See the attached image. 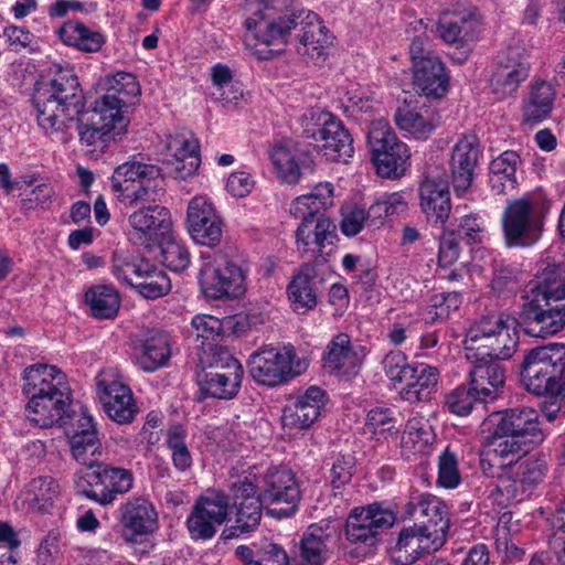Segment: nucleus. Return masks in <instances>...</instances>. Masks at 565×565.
I'll use <instances>...</instances> for the list:
<instances>
[{"instance_id": "nucleus-1", "label": "nucleus", "mask_w": 565, "mask_h": 565, "mask_svg": "<svg viewBox=\"0 0 565 565\" xmlns=\"http://www.w3.org/2000/svg\"><path fill=\"white\" fill-rule=\"evenodd\" d=\"M111 189L126 207H138L128 216L130 238L146 247L161 243L171 230L170 211L157 204L164 195L161 168L134 156L115 169Z\"/></svg>"}, {"instance_id": "nucleus-2", "label": "nucleus", "mask_w": 565, "mask_h": 565, "mask_svg": "<svg viewBox=\"0 0 565 565\" xmlns=\"http://www.w3.org/2000/svg\"><path fill=\"white\" fill-rule=\"evenodd\" d=\"M281 0H256L253 15L246 20L248 30H255L257 40L255 55L258 60H270L282 51L287 36L294 32L299 42L298 53L311 60L323 55L332 43V35L318 14L309 10H288L277 15Z\"/></svg>"}, {"instance_id": "nucleus-3", "label": "nucleus", "mask_w": 565, "mask_h": 565, "mask_svg": "<svg viewBox=\"0 0 565 565\" xmlns=\"http://www.w3.org/2000/svg\"><path fill=\"white\" fill-rule=\"evenodd\" d=\"M248 476L238 477L230 486L233 507L236 510L235 524L223 531L222 536L231 540L241 534L253 532L262 520L263 502L269 504L267 510L271 516L289 518L298 509L300 489L298 481L288 469L269 468L263 480V492H257V486Z\"/></svg>"}, {"instance_id": "nucleus-4", "label": "nucleus", "mask_w": 565, "mask_h": 565, "mask_svg": "<svg viewBox=\"0 0 565 565\" xmlns=\"http://www.w3.org/2000/svg\"><path fill=\"white\" fill-rule=\"evenodd\" d=\"M32 104L42 131L53 140L65 142L67 131L85 107L84 95L74 70L56 65L47 78L38 82Z\"/></svg>"}, {"instance_id": "nucleus-5", "label": "nucleus", "mask_w": 565, "mask_h": 565, "mask_svg": "<svg viewBox=\"0 0 565 565\" xmlns=\"http://www.w3.org/2000/svg\"><path fill=\"white\" fill-rule=\"evenodd\" d=\"M520 377L524 388L533 395L548 399L542 414L553 422L565 398V343H551L525 352L520 364Z\"/></svg>"}, {"instance_id": "nucleus-6", "label": "nucleus", "mask_w": 565, "mask_h": 565, "mask_svg": "<svg viewBox=\"0 0 565 565\" xmlns=\"http://www.w3.org/2000/svg\"><path fill=\"white\" fill-rule=\"evenodd\" d=\"M24 393L30 395L26 417L41 428L66 425L71 391L66 376L55 366L32 365L24 371Z\"/></svg>"}, {"instance_id": "nucleus-7", "label": "nucleus", "mask_w": 565, "mask_h": 565, "mask_svg": "<svg viewBox=\"0 0 565 565\" xmlns=\"http://www.w3.org/2000/svg\"><path fill=\"white\" fill-rule=\"evenodd\" d=\"M334 188L331 183H319L311 193L294 200L290 214L301 220L296 231L297 250L309 258L321 256L327 245L333 244L335 225L323 211L333 205Z\"/></svg>"}, {"instance_id": "nucleus-8", "label": "nucleus", "mask_w": 565, "mask_h": 565, "mask_svg": "<svg viewBox=\"0 0 565 565\" xmlns=\"http://www.w3.org/2000/svg\"><path fill=\"white\" fill-rule=\"evenodd\" d=\"M522 298V318H565V269L546 258Z\"/></svg>"}, {"instance_id": "nucleus-9", "label": "nucleus", "mask_w": 565, "mask_h": 565, "mask_svg": "<svg viewBox=\"0 0 565 565\" xmlns=\"http://www.w3.org/2000/svg\"><path fill=\"white\" fill-rule=\"evenodd\" d=\"M367 143L379 175L398 179L405 174L411 166V151L397 138L387 120L379 118L371 122Z\"/></svg>"}, {"instance_id": "nucleus-10", "label": "nucleus", "mask_w": 565, "mask_h": 565, "mask_svg": "<svg viewBox=\"0 0 565 565\" xmlns=\"http://www.w3.org/2000/svg\"><path fill=\"white\" fill-rule=\"evenodd\" d=\"M309 361L299 356L291 344L282 348H264L253 353L248 361L250 376L263 385L276 386L305 373Z\"/></svg>"}, {"instance_id": "nucleus-11", "label": "nucleus", "mask_w": 565, "mask_h": 565, "mask_svg": "<svg viewBox=\"0 0 565 565\" xmlns=\"http://www.w3.org/2000/svg\"><path fill=\"white\" fill-rule=\"evenodd\" d=\"M75 476L78 492L103 505L110 504L118 495L127 493L134 483L129 470L99 461Z\"/></svg>"}, {"instance_id": "nucleus-12", "label": "nucleus", "mask_w": 565, "mask_h": 565, "mask_svg": "<svg viewBox=\"0 0 565 565\" xmlns=\"http://www.w3.org/2000/svg\"><path fill=\"white\" fill-rule=\"evenodd\" d=\"M543 221V211L535 202L526 198L509 202L502 214L507 245L532 246L542 235Z\"/></svg>"}, {"instance_id": "nucleus-13", "label": "nucleus", "mask_w": 565, "mask_h": 565, "mask_svg": "<svg viewBox=\"0 0 565 565\" xmlns=\"http://www.w3.org/2000/svg\"><path fill=\"white\" fill-rule=\"evenodd\" d=\"M531 63L524 47L514 45L501 51L494 58L489 87L497 99L513 96L530 76Z\"/></svg>"}, {"instance_id": "nucleus-14", "label": "nucleus", "mask_w": 565, "mask_h": 565, "mask_svg": "<svg viewBox=\"0 0 565 565\" xmlns=\"http://www.w3.org/2000/svg\"><path fill=\"white\" fill-rule=\"evenodd\" d=\"M199 280L207 298L239 297L244 294L245 276L241 267L225 255L203 256Z\"/></svg>"}, {"instance_id": "nucleus-15", "label": "nucleus", "mask_w": 565, "mask_h": 565, "mask_svg": "<svg viewBox=\"0 0 565 565\" xmlns=\"http://www.w3.org/2000/svg\"><path fill=\"white\" fill-rule=\"evenodd\" d=\"M395 521V513L384 503L374 502L361 509L355 508L347 520V539L352 544L374 546L379 535L391 529Z\"/></svg>"}, {"instance_id": "nucleus-16", "label": "nucleus", "mask_w": 565, "mask_h": 565, "mask_svg": "<svg viewBox=\"0 0 565 565\" xmlns=\"http://www.w3.org/2000/svg\"><path fill=\"white\" fill-rule=\"evenodd\" d=\"M185 225L191 238L200 245L213 247L222 239V217L206 195H195L190 200Z\"/></svg>"}, {"instance_id": "nucleus-17", "label": "nucleus", "mask_w": 565, "mask_h": 565, "mask_svg": "<svg viewBox=\"0 0 565 565\" xmlns=\"http://www.w3.org/2000/svg\"><path fill=\"white\" fill-rule=\"evenodd\" d=\"M228 515V497L222 491H212L201 497L186 520L189 533L194 540H210L216 534Z\"/></svg>"}, {"instance_id": "nucleus-18", "label": "nucleus", "mask_w": 565, "mask_h": 565, "mask_svg": "<svg viewBox=\"0 0 565 565\" xmlns=\"http://www.w3.org/2000/svg\"><path fill=\"white\" fill-rule=\"evenodd\" d=\"M96 386L99 401L109 418L120 425L130 424L135 419L138 407L128 385L102 373L97 377Z\"/></svg>"}, {"instance_id": "nucleus-19", "label": "nucleus", "mask_w": 565, "mask_h": 565, "mask_svg": "<svg viewBox=\"0 0 565 565\" xmlns=\"http://www.w3.org/2000/svg\"><path fill=\"white\" fill-rule=\"evenodd\" d=\"M478 341H484L490 349L484 355L498 361L511 358L516 347V339L510 335L504 320H476L467 331L466 343Z\"/></svg>"}, {"instance_id": "nucleus-20", "label": "nucleus", "mask_w": 565, "mask_h": 565, "mask_svg": "<svg viewBox=\"0 0 565 565\" xmlns=\"http://www.w3.org/2000/svg\"><path fill=\"white\" fill-rule=\"evenodd\" d=\"M419 205L427 221L444 225L451 212L449 183L440 175L428 173L419 184Z\"/></svg>"}, {"instance_id": "nucleus-21", "label": "nucleus", "mask_w": 565, "mask_h": 565, "mask_svg": "<svg viewBox=\"0 0 565 565\" xmlns=\"http://www.w3.org/2000/svg\"><path fill=\"white\" fill-rule=\"evenodd\" d=\"M467 358L475 359L469 371L470 385L479 394L483 402L497 399L505 383V370L500 362L484 354H467Z\"/></svg>"}, {"instance_id": "nucleus-22", "label": "nucleus", "mask_w": 565, "mask_h": 565, "mask_svg": "<svg viewBox=\"0 0 565 565\" xmlns=\"http://www.w3.org/2000/svg\"><path fill=\"white\" fill-rule=\"evenodd\" d=\"M405 513L415 521V525L424 531L438 530L447 537L449 519L447 507L430 493H412Z\"/></svg>"}, {"instance_id": "nucleus-23", "label": "nucleus", "mask_w": 565, "mask_h": 565, "mask_svg": "<svg viewBox=\"0 0 565 565\" xmlns=\"http://www.w3.org/2000/svg\"><path fill=\"white\" fill-rule=\"evenodd\" d=\"M489 424L497 426L501 434L514 435V438L534 446L543 441L537 414L532 408H511L502 414L491 415Z\"/></svg>"}, {"instance_id": "nucleus-24", "label": "nucleus", "mask_w": 565, "mask_h": 565, "mask_svg": "<svg viewBox=\"0 0 565 565\" xmlns=\"http://www.w3.org/2000/svg\"><path fill=\"white\" fill-rule=\"evenodd\" d=\"M446 542L438 530L424 531L417 525L404 527L396 543L395 559L403 565L416 562L423 554L439 550Z\"/></svg>"}, {"instance_id": "nucleus-25", "label": "nucleus", "mask_w": 565, "mask_h": 565, "mask_svg": "<svg viewBox=\"0 0 565 565\" xmlns=\"http://www.w3.org/2000/svg\"><path fill=\"white\" fill-rule=\"evenodd\" d=\"M480 156V143L476 135H463L456 142L450 156V172L456 192H465L471 185Z\"/></svg>"}, {"instance_id": "nucleus-26", "label": "nucleus", "mask_w": 565, "mask_h": 565, "mask_svg": "<svg viewBox=\"0 0 565 565\" xmlns=\"http://www.w3.org/2000/svg\"><path fill=\"white\" fill-rule=\"evenodd\" d=\"M134 350L137 365L146 372H154L170 360L169 335L158 329L142 331L134 341Z\"/></svg>"}, {"instance_id": "nucleus-27", "label": "nucleus", "mask_w": 565, "mask_h": 565, "mask_svg": "<svg viewBox=\"0 0 565 565\" xmlns=\"http://www.w3.org/2000/svg\"><path fill=\"white\" fill-rule=\"evenodd\" d=\"M327 394L318 386L308 387L296 402L282 411L284 427L290 429H307L320 417L321 409L327 404Z\"/></svg>"}, {"instance_id": "nucleus-28", "label": "nucleus", "mask_w": 565, "mask_h": 565, "mask_svg": "<svg viewBox=\"0 0 565 565\" xmlns=\"http://www.w3.org/2000/svg\"><path fill=\"white\" fill-rule=\"evenodd\" d=\"M119 512V522L127 541L136 542L138 537L153 532L157 527V511L143 498L128 500L120 507Z\"/></svg>"}, {"instance_id": "nucleus-29", "label": "nucleus", "mask_w": 565, "mask_h": 565, "mask_svg": "<svg viewBox=\"0 0 565 565\" xmlns=\"http://www.w3.org/2000/svg\"><path fill=\"white\" fill-rule=\"evenodd\" d=\"M269 158L277 177L288 184L298 183L303 171L311 170L310 158L286 142L274 145L269 151Z\"/></svg>"}, {"instance_id": "nucleus-30", "label": "nucleus", "mask_w": 565, "mask_h": 565, "mask_svg": "<svg viewBox=\"0 0 565 565\" xmlns=\"http://www.w3.org/2000/svg\"><path fill=\"white\" fill-rule=\"evenodd\" d=\"M396 126L417 140H426L436 128L433 111L417 102L405 100L394 115Z\"/></svg>"}, {"instance_id": "nucleus-31", "label": "nucleus", "mask_w": 565, "mask_h": 565, "mask_svg": "<svg viewBox=\"0 0 565 565\" xmlns=\"http://www.w3.org/2000/svg\"><path fill=\"white\" fill-rule=\"evenodd\" d=\"M243 374V366L203 371L198 375L200 392L214 398L232 399L239 391Z\"/></svg>"}, {"instance_id": "nucleus-32", "label": "nucleus", "mask_w": 565, "mask_h": 565, "mask_svg": "<svg viewBox=\"0 0 565 565\" xmlns=\"http://www.w3.org/2000/svg\"><path fill=\"white\" fill-rule=\"evenodd\" d=\"M361 360L353 350L350 338L339 333L327 345L323 355V366L331 373L339 375H354L360 367Z\"/></svg>"}, {"instance_id": "nucleus-33", "label": "nucleus", "mask_w": 565, "mask_h": 565, "mask_svg": "<svg viewBox=\"0 0 565 565\" xmlns=\"http://www.w3.org/2000/svg\"><path fill=\"white\" fill-rule=\"evenodd\" d=\"M477 21L467 12H443L437 22V33L450 45L463 46L475 38Z\"/></svg>"}, {"instance_id": "nucleus-34", "label": "nucleus", "mask_w": 565, "mask_h": 565, "mask_svg": "<svg viewBox=\"0 0 565 565\" xmlns=\"http://www.w3.org/2000/svg\"><path fill=\"white\" fill-rule=\"evenodd\" d=\"M405 373L403 380L405 385L399 391L401 397L409 403L429 398L438 382L439 372L437 367L425 363H415Z\"/></svg>"}, {"instance_id": "nucleus-35", "label": "nucleus", "mask_w": 565, "mask_h": 565, "mask_svg": "<svg viewBox=\"0 0 565 565\" xmlns=\"http://www.w3.org/2000/svg\"><path fill=\"white\" fill-rule=\"evenodd\" d=\"M328 540L320 527L310 526L297 545L291 565H324L331 553Z\"/></svg>"}, {"instance_id": "nucleus-36", "label": "nucleus", "mask_w": 565, "mask_h": 565, "mask_svg": "<svg viewBox=\"0 0 565 565\" xmlns=\"http://www.w3.org/2000/svg\"><path fill=\"white\" fill-rule=\"evenodd\" d=\"M414 78L418 89L427 97L440 98L448 89L449 77L439 56L428 58L426 62H417L414 67Z\"/></svg>"}, {"instance_id": "nucleus-37", "label": "nucleus", "mask_w": 565, "mask_h": 565, "mask_svg": "<svg viewBox=\"0 0 565 565\" xmlns=\"http://www.w3.org/2000/svg\"><path fill=\"white\" fill-rule=\"evenodd\" d=\"M317 142H320L318 147L329 161L347 162L354 151L353 139L339 119L329 124L324 129V135H321Z\"/></svg>"}, {"instance_id": "nucleus-38", "label": "nucleus", "mask_w": 565, "mask_h": 565, "mask_svg": "<svg viewBox=\"0 0 565 565\" xmlns=\"http://www.w3.org/2000/svg\"><path fill=\"white\" fill-rule=\"evenodd\" d=\"M60 492V484L54 478L41 476L28 483L24 491V503L32 511L45 512L53 507Z\"/></svg>"}, {"instance_id": "nucleus-39", "label": "nucleus", "mask_w": 565, "mask_h": 565, "mask_svg": "<svg viewBox=\"0 0 565 565\" xmlns=\"http://www.w3.org/2000/svg\"><path fill=\"white\" fill-rule=\"evenodd\" d=\"M129 105H122L113 95L103 94L95 100L90 117L94 124H108V128L118 135H121L128 119L125 117V108Z\"/></svg>"}, {"instance_id": "nucleus-40", "label": "nucleus", "mask_w": 565, "mask_h": 565, "mask_svg": "<svg viewBox=\"0 0 565 565\" xmlns=\"http://www.w3.org/2000/svg\"><path fill=\"white\" fill-rule=\"evenodd\" d=\"M61 40L84 52H97L105 42L104 35L98 31H92L84 23L68 21L60 30Z\"/></svg>"}, {"instance_id": "nucleus-41", "label": "nucleus", "mask_w": 565, "mask_h": 565, "mask_svg": "<svg viewBox=\"0 0 565 565\" xmlns=\"http://www.w3.org/2000/svg\"><path fill=\"white\" fill-rule=\"evenodd\" d=\"M85 300L95 318H113L120 308L118 291L108 285L90 287L85 294Z\"/></svg>"}, {"instance_id": "nucleus-42", "label": "nucleus", "mask_w": 565, "mask_h": 565, "mask_svg": "<svg viewBox=\"0 0 565 565\" xmlns=\"http://www.w3.org/2000/svg\"><path fill=\"white\" fill-rule=\"evenodd\" d=\"M106 95H113L122 105H131L132 99L140 94V86L131 73L118 72L104 79Z\"/></svg>"}, {"instance_id": "nucleus-43", "label": "nucleus", "mask_w": 565, "mask_h": 565, "mask_svg": "<svg viewBox=\"0 0 565 565\" xmlns=\"http://www.w3.org/2000/svg\"><path fill=\"white\" fill-rule=\"evenodd\" d=\"M185 438L186 431L180 425L171 426L167 433V447L171 452L173 467L180 472L189 471L193 463Z\"/></svg>"}, {"instance_id": "nucleus-44", "label": "nucleus", "mask_w": 565, "mask_h": 565, "mask_svg": "<svg viewBox=\"0 0 565 565\" xmlns=\"http://www.w3.org/2000/svg\"><path fill=\"white\" fill-rule=\"evenodd\" d=\"M199 362L203 371L225 370L239 367L242 364L227 349L216 342H202L199 353Z\"/></svg>"}, {"instance_id": "nucleus-45", "label": "nucleus", "mask_w": 565, "mask_h": 565, "mask_svg": "<svg viewBox=\"0 0 565 565\" xmlns=\"http://www.w3.org/2000/svg\"><path fill=\"white\" fill-rule=\"evenodd\" d=\"M288 296L295 311L305 315L317 303L316 294L312 289V279L309 275L300 273L288 286Z\"/></svg>"}, {"instance_id": "nucleus-46", "label": "nucleus", "mask_w": 565, "mask_h": 565, "mask_svg": "<svg viewBox=\"0 0 565 565\" xmlns=\"http://www.w3.org/2000/svg\"><path fill=\"white\" fill-rule=\"evenodd\" d=\"M73 458L86 469L92 468L98 461L93 459L96 454H100V440L97 433L88 431L82 436L78 434H70L68 437Z\"/></svg>"}, {"instance_id": "nucleus-47", "label": "nucleus", "mask_w": 565, "mask_h": 565, "mask_svg": "<svg viewBox=\"0 0 565 565\" xmlns=\"http://www.w3.org/2000/svg\"><path fill=\"white\" fill-rule=\"evenodd\" d=\"M135 288L142 297L154 299L170 291L171 281L166 273L149 263V270H145L139 276V279L135 281Z\"/></svg>"}, {"instance_id": "nucleus-48", "label": "nucleus", "mask_w": 565, "mask_h": 565, "mask_svg": "<svg viewBox=\"0 0 565 565\" xmlns=\"http://www.w3.org/2000/svg\"><path fill=\"white\" fill-rule=\"evenodd\" d=\"M487 456H493L494 459H502L510 455L519 452H527L530 444L523 439L514 438V435L501 434L497 431V426H493L491 435L488 437Z\"/></svg>"}, {"instance_id": "nucleus-49", "label": "nucleus", "mask_w": 565, "mask_h": 565, "mask_svg": "<svg viewBox=\"0 0 565 565\" xmlns=\"http://www.w3.org/2000/svg\"><path fill=\"white\" fill-rule=\"evenodd\" d=\"M168 149L178 161L188 162V172H194L200 164L198 140L184 134H178L169 139Z\"/></svg>"}, {"instance_id": "nucleus-50", "label": "nucleus", "mask_w": 565, "mask_h": 565, "mask_svg": "<svg viewBox=\"0 0 565 565\" xmlns=\"http://www.w3.org/2000/svg\"><path fill=\"white\" fill-rule=\"evenodd\" d=\"M337 118L329 111L318 107H312L306 110L300 118L302 134L306 138H311L316 141L324 135V129L331 122H335Z\"/></svg>"}, {"instance_id": "nucleus-51", "label": "nucleus", "mask_w": 565, "mask_h": 565, "mask_svg": "<svg viewBox=\"0 0 565 565\" xmlns=\"http://www.w3.org/2000/svg\"><path fill=\"white\" fill-rule=\"evenodd\" d=\"M546 465L540 459L527 458L515 465L513 484L516 489L520 484L523 489H530L543 480Z\"/></svg>"}, {"instance_id": "nucleus-52", "label": "nucleus", "mask_w": 565, "mask_h": 565, "mask_svg": "<svg viewBox=\"0 0 565 565\" xmlns=\"http://www.w3.org/2000/svg\"><path fill=\"white\" fill-rule=\"evenodd\" d=\"M77 129L79 141L89 147H104L108 140L115 139L118 134L108 128V124H94L90 117L87 122L78 119Z\"/></svg>"}, {"instance_id": "nucleus-53", "label": "nucleus", "mask_w": 565, "mask_h": 565, "mask_svg": "<svg viewBox=\"0 0 565 565\" xmlns=\"http://www.w3.org/2000/svg\"><path fill=\"white\" fill-rule=\"evenodd\" d=\"M111 269L117 279L135 288V281L139 279V276L145 270H149V263L143 259L136 262L114 253Z\"/></svg>"}, {"instance_id": "nucleus-54", "label": "nucleus", "mask_w": 565, "mask_h": 565, "mask_svg": "<svg viewBox=\"0 0 565 565\" xmlns=\"http://www.w3.org/2000/svg\"><path fill=\"white\" fill-rule=\"evenodd\" d=\"M478 403H484L472 386L460 385L446 396L449 411L459 416L468 415Z\"/></svg>"}, {"instance_id": "nucleus-55", "label": "nucleus", "mask_w": 565, "mask_h": 565, "mask_svg": "<svg viewBox=\"0 0 565 565\" xmlns=\"http://www.w3.org/2000/svg\"><path fill=\"white\" fill-rule=\"evenodd\" d=\"M520 163V156L514 151H504L490 163V184H495L498 178H505L511 188L516 183L515 172Z\"/></svg>"}, {"instance_id": "nucleus-56", "label": "nucleus", "mask_w": 565, "mask_h": 565, "mask_svg": "<svg viewBox=\"0 0 565 565\" xmlns=\"http://www.w3.org/2000/svg\"><path fill=\"white\" fill-rule=\"evenodd\" d=\"M162 263L173 271H183L190 265V253L183 243L174 239L161 241Z\"/></svg>"}, {"instance_id": "nucleus-57", "label": "nucleus", "mask_w": 565, "mask_h": 565, "mask_svg": "<svg viewBox=\"0 0 565 565\" xmlns=\"http://www.w3.org/2000/svg\"><path fill=\"white\" fill-rule=\"evenodd\" d=\"M397 418L394 412L390 408L375 407L372 408L366 416V429L374 435H382L385 433H398L396 427Z\"/></svg>"}, {"instance_id": "nucleus-58", "label": "nucleus", "mask_w": 565, "mask_h": 565, "mask_svg": "<svg viewBox=\"0 0 565 565\" xmlns=\"http://www.w3.org/2000/svg\"><path fill=\"white\" fill-rule=\"evenodd\" d=\"M437 481L441 487L447 489H454L460 482L457 456L449 449H446L439 456Z\"/></svg>"}, {"instance_id": "nucleus-59", "label": "nucleus", "mask_w": 565, "mask_h": 565, "mask_svg": "<svg viewBox=\"0 0 565 565\" xmlns=\"http://www.w3.org/2000/svg\"><path fill=\"white\" fill-rule=\"evenodd\" d=\"M383 367L386 376L397 383H403L406 375L405 371L412 367V364L407 363L406 355L399 351H391L383 359Z\"/></svg>"}, {"instance_id": "nucleus-60", "label": "nucleus", "mask_w": 565, "mask_h": 565, "mask_svg": "<svg viewBox=\"0 0 565 565\" xmlns=\"http://www.w3.org/2000/svg\"><path fill=\"white\" fill-rule=\"evenodd\" d=\"M458 236L455 231H444L440 243L438 262L441 266L452 265L459 257Z\"/></svg>"}, {"instance_id": "nucleus-61", "label": "nucleus", "mask_w": 565, "mask_h": 565, "mask_svg": "<svg viewBox=\"0 0 565 565\" xmlns=\"http://www.w3.org/2000/svg\"><path fill=\"white\" fill-rule=\"evenodd\" d=\"M192 326L202 342H215L226 335L225 320H192Z\"/></svg>"}, {"instance_id": "nucleus-62", "label": "nucleus", "mask_w": 565, "mask_h": 565, "mask_svg": "<svg viewBox=\"0 0 565 565\" xmlns=\"http://www.w3.org/2000/svg\"><path fill=\"white\" fill-rule=\"evenodd\" d=\"M353 457L348 455H339L331 467V483L334 489H339L350 482L353 470Z\"/></svg>"}, {"instance_id": "nucleus-63", "label": "nucleus", "mask_w": 565, "mask_h": 565, "mask_svg": "<svg viewBox=\"0 0 565 565\" xmlns=\"http://www.w3.org/2000/svg\"><path fill=\"white\" fill-rule=\"evenodd\" d=\"M364 224L367 225L365 210L361 206H354L343 214L340 228L345 236L350 237L359 234Z\"/></svg>"}, {"instance_id": "nucleus-64", "label": "nucleus", "mask_w": 565, "mask_h": 565, "mask_svg": "<svg viewBox=\"0 0 565 565\" xmlns=\"http://www.w3.org/2000/svg\"><path fill=\"white\" fill-rule=\"evenodd\" d=\"M404 433L414 444H420L422 446L428 445L434 439L430 425L423 418H411Z\"/></svg>"}]
</instances>
